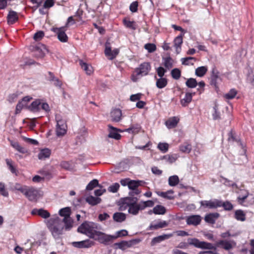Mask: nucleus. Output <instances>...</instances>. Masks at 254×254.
I'll return each instance as SVG.
<instances>
[{
    "label": "nucleus",
    "instance_id": "1",
    "mask_svg": "<svg viewBox=\"0 0 254 254\" xmlns=\"http://www.w3.org/2000/svg\"><path fill=\"white\" fill-rule=\"evenodd\" d=\"M136 197H125L120 199L118 202L119 210L125 211L128 208V212L133 215H137L142 208L140 201L138 202Z\"/></svg>",
    "mask_w": 254,
    "mask_h": 254
},
{
    "label": "nucleus",
    "instance_id": "2",
    "mask_svg": "<svg viewBox=\"0 0 254 254\" xmlns=\"http://www.w3.org/2000/svg\"><path fill=\"white\" fill-rule=\"evenodd\" d=\"M47 225L55 239H59L63 234L64 224L62 219L56 216L48 220Z\"/></svg>",
    "mask_w": 254,
    "mask_h": 254
},
{
    "label": "nucleus",
    "instance_id": "3",
    "mask_svg": "<svg viewBox=\"0 0 254 254\" xmlns=\"http://www.w3.org/2000/svg\"><path fill=\"white\" fill-rule=\"evenodd\" d=\"M101 229V226L97 223L85 221L78 227L77 231L92 239L93 236L95 235L98 230Z\"/></svg>",
    "mask_w": 254,
    "mask_h": 254
},
{
    "label": "nucleus",
    "instance_id": "4",
    "mask_svg": "<svg viewBox=\"0 0 254 254\" xmlns=\"http://www.w3.org/2000/svg\"><path fill=\"white\" fill-rule=\"evenodd\" d=\"M100 230H98L95 235L93 236L92 239L105 245H110L116 239V237H114L113 235H107L102 232Z\"/></svg>",
    "mask_w": 254,
    "mask_h": 254
},
{
    "label": "nucleus",
    "instance_id": "5",
    "mask_svg": "<svg viewBox=\"0 0 254 254\" xmlns=\"http://www.w3.org/2000/svg\"><path fill=\"white\" fill-rule=\"evenodd\" d=\"M29 50L33 53L34 56L37 58H43L46 53L48 52V50L46 46L40 43L37 45H30Z\"/></svg>",
    "mask_w": 254,
    "mask_h": 254
},
{
    "label": "nucleus",
    "instance_id": "6",
    "mask_svg": "<svg viewBox=\"0 0 254 254\" xmlns=\"http://www.w3.org/2000/svg\"><path fill=\"white\" fill-rule=\"evenodd\" d=\"M222 78L219 71L216 67H213L211 71L210 84L213 86L216 90L218 91L219 89V84L221 82Z\"/></svg>",
    "mask_w": 254,
    "mask_h": 254
},
{
    "label": "nucleus",
    "instance_id": "7",
    "mask_svg": "<svg viewBox=\"0 0 254 254\" xmlns=\"http://www.w3.org/2000/svg\"><path fill=\"white\" fill-rule=\"evenodd\" d=\"M42 195L40 190L33 187H28L25 196L30 201H37Z\"/></svg>",
    "mask_w": 254,
    "mask_h": 254
},
{
    "label": "nucleus",
    "instance_id": "8",
    "mask_svg": "<svg viewBox=\"0 0 254 254\" xmlns=\"http://www.w3.org/2000/svg\"><path fill=\"white\" fill-rule=\"evenodd\" d=\"M151 70V66L148 63H143L141 64L139 67L135 69L136 76H143L148 74Z\"/></svg>",
    "mask_w": 254,
    "mask_h": 254
},
{
    "label": "nucleus",
    "instance_id": "9",
    "mask_svg": "<svg viewBox=\"0 0 254 254\" xmlns=\"http://www.w3.org/2000/svg\"><path fill=\"white\" fill-rule=\"evenodd\" d=\"M52 31L56 33L58 39L61 42L64 43L67 41L68 37L65 33V28L64 27L52 28Z\"/></svg>",
    "mask_w": 254,
    "mask_h": 254
},
{
    "label": "nucleus",
    "instance_id": "10",
    "mask_svg": "<svg viewBox=\"0 0 254 254\" xmlns=\"http://www.w3.org/2000/svg\"><path fill=\"white\" fill-rule=\"evenodd\" d=\"M119 51L118 49H116L113 51L111 50L110 44L108 42L105 44V54L106 56L109 57L110 60L114 59L119 54Z\"/></svg>",
    "mask_w": 254,
    "mask_h": 254
},
{
    "label": "nucleus",
    "instance_id": "11",
    "mask_svg": "<svg viewBox=\"0 0 254 254\" xmlns=\"http://www.w3.org/2000/svg\"><path fill=\"white\" fill-rule=\"evenodd\" d=\"M71 245L77 248H89L94 245V242L90 240H86L79 242H73Z\"/></svg>",
    "mask_w": 254,
    "mask_h": 254
},
{
    "label": "nucleus",
    "instance_id": "12",
    "mask_svg": "<svg viewBox=\"0 0 254 254\" xmlns=\"http://www.w3.org/2000/svg\"><path fill=\"white\" fill-rule=\"evenodd\" d=\"M202 220L201 217L199 215H191L186 218L187 224L189 225L197 226L199 225Z\"/></svg>",
    "mask_w": 254,
    "mask_h": 254
},
{
    "label": "nucleus",
    "instance_id": "13",
    "mask_svg": "<svg viewBox=\"0 0 254 254\" xmlns=\"http://www.w3.org/2000/svg\"><path fill=\"white\" fill-rule=\"evenodd\" d=\"M200 205L204 208H208L209 209H214L218 207V199H214L213 200H201L200 202Z\"/></svg>",
    "mask_w": 254,
    "mask_h": 254
},
{
    "label": "nucleus",
    "instance_id": "14",
    "mask_svg": "<svg viewBox=\"0 0 254 254\" xmlns=\"http://www.w3.org/2000/svg\"><path fill=\"white\" fill-rule=\"evenodd\" d=\"M232 244L234 245L236 243L233 241H227L225 240H220L216 243V248L222 246V247L225 250H230L233 248Z\"/></svg>",
    "mask_w": 254,
    "mask_h": 254
},
{
    "label": "nucleus",
    "instance_id": "15",
    "mask_svg": "<svg viewBox=\"0 0 254 254\" xmlns=\"http://www.w3.org/2000/svg\"><path fill=\"white\" fill-rule=\"evenodd\" d=\"M219 217L220 214L217 212L210 213L205 216L204 220L207 223L214 224Z\"/></svg>",
    "mask_w": 254,
    "mask_h": 254
},
{
    "label": "nucleus",
    "instance_id": "16",
    "mask_svg": "<svg viewBox=\"0 0 254 254\" xmlns=\"http://www.w3.org/2000/svg\"><path fill=\"white\" fill-rule=\"evenodd\" d=\"M31 214L32 215H38L41 217L47 219L50 216V213L46 210L43 208L37 209L35 208L32 210Z\"/></svg>",
    "mask_w": 254,
    "mask_h": 254
},
{
    "label": "nucleus",
    "instance_id": "17",
    "mask_svg": "<svg viewBox=\"0 0 254 254\" xmlns=\"http://www.w3.org/2000/svg\"><path fill=\"white\" fill-rule=\"evenodd\" d=\"M110 115L113 122H119L121 120L122 111L120 109H115L111 112Z\"/></svg>",
    "mask_w": 254,
    "mask_h": 254
},
{
    "label": "nucleus",
    "instance_id": "18",
    "mask_svg": "<svg viewBox=\"0 0 254 254\" xmlns=\"http://www.w3.org/2000/svg\"><path fill=\"white\" fill-rule=\"evenodd\" d=\"M108 127L110 129V132L108 134V137L109 138H114L117 140H119L121 138V134L117 132V130L121 131L120 129L118 130L117 128L113 127L110 125H108Z\"/></svg>",
    "mask_w": 254,
    "mask_h": 254
},
{
    "label": "nucleus",
    "instance_id": "19",
    "mask_svg": "<svg viewBox=\"0 0 254 254\" xmlns=\"http://www.w3.org/2000/svg\"><path fill=\"white\" fill-rule=\"evenodd\" d=\"M18 20V16L17 13L13 10H9L7 16V23L9 25L14 24Z\"/></svg>",
    "mask_w": 254,
    "mask_h": 254
},
{
    "label": "nucleus",
    "instance_id": "20",
    "mask_svg": "<svg viewBox=\"0 0 254 254\" xmlns=\"http://www.w3.org/2000/svg\"><path fill=\"white\" fill-rule=\"evenodd\" d=\"M173 236L172 234H164L163 235L159 236L158 237L154 238L151 242V246H154L156 244L159 243L161 242L168 239Z\"/></svg>",
    "mask_w": 254,
    "mask_h": 254
},
{
    "label": "nucleus",
    "instance_id": "21",
    "mask_svg": "<svg viewBox=\"0 0 254 254\" xmlns=\"http://www.w3.org/2000/svg\"><path fill=\"white\" fill-rule=\"evenodd\" d=\"M183 35L181 34L176 37L174 40V47L176 49V52L179 54L181 49V45L183 43Z\"/></svg>",
    "mask_w": 254,
    "mask_h": 254
},
{
    "label": "nucleus",
    "instance_id": "22",
    "mask_svg": "<svg viewBox=\"0 0 254 254\" xmlns=\"http://www.w3.org/2000/svg\"><path fill=\"white\" fill-rule=\"evenodd\" d=\"M168 225V224L166 221H159L157 223L155 224L151 223L148 228V230H157L159 228L166 227Z\"/></svg>",
    "mask_w": 254,
    "mask_h": 254
},
{
    "label": "nucleus",
    "instance_id": "23",
    "mask_svg": "<svg viewBox=\"0 0 254 254\" xmlns=\"http://www.w3.org/2000/svg\"><path fill=\"white\" fill-rule=\"evenodd\" d=\"M85 201L88 204L92 206H95L99 204L101 202V199L98 197H94L90 195L85 198Z\"/></svg>",
    "mask_w": 254,
    "mask_h": 254
},
{
    "label": "nucleus",
    "instance_id": "24",
    "mask_svg": "<svg viewBox=\"0 0 254 254\" xmlns=\"http://www.w3.org/2000/svg\"><path fill=\"white\" fill-rule=\"evenodd\" d=\"M51 154V150L46 148L41 150L38 154V157L40 160H45L46 158L50 157Z\"/></svg>",
    "mask_w": 254,
    "mask_h": 254
},
{
    "label": "nucleus",
    "instance_id": "25",
    "mask_svg": "<svg viewBox=\"0 0 254 254\" xmlns=\"http://www.w3.org/2000/svg\"><path fill=\"white\" fill-rule=\"evenodd\" d=\"M179 121V119L176 117H173L168 120L165 122V125L168 128H173L177 126Z\"/></svg>",
    "mask_w": 254,
    "mask_h": 254
},
{
    "label": "nucleus",
    "instance_id": "26",
    "mask_svg": "<svg viewBox=\"0 0 254 254\" xmlns=\"http://www.w3.org/2000/svg\"><path fill=\"white\" fill-rule=\"evenodd\" d=\"M145 182L139 180H130L128 183V189L129 190H136L138 189V187L142 186Z\"/></svg>",
    "mask_w": 254,
    "mask_h": 254
},
{
    "label": "nucleus",
    "instance_id": "27",
    "mask_svg": "<svg viewBox=\"0 0 254 254\" xmlns=\"http://www.w3.org/2000/svg\"><path fill=\"white\" fill-rule=\"evenodd\" d=\"M79 64L81 68L86 72V73L90 75L93 72V67L91 65L84 63L83 61H79Z\"/></svg>",
    "mask_w": 254,
    "mask_h": 254
},
{
    "label": "nucleus",
    "instance_id": "28",
    "mask_svg": "<svg viewBox=\"0 0 254 254\" xmlns=\"http://www.w3.org/2000/svg\"><path fill=\"white\" fill-rule=\"evenodd\" d=\"M11 145L20 153L25 154L28 152V150L26 148L21 146L19 143L16 141H11Z\"/></svg>",
    "mask_w": 254,
    "mask_h": 254
},
{
    "label": "nucleus",
    "instance_id": "29",
    "mask_svg": "<svg viewBox=\"0 0 254 254\" xmlns=\"http://www.w3.org/2000/svg\"><path fill=\"white\" fill-rule=\"evenodd\" d=\"M192 94L190 93L187 92L185 94V98L181 99V104L183 107H186L191 101Z\"/></svg>",
    "mask_w": 254,
    "mask_h": 254
},
{
    "label": "nucleus",
    "instance_id": "30",
    "mask_svg": "<svg viewBox=\"0 0 254 254\" xmlns=\"http://www.w3.org/2000/svg\"><path fill=\"white\" fill-rule=\"evenodd\" d=\"M41 102L39 100L33 101L29 106V109L33 112H37L40 110Z\"/></svg>",
    "mask_w": 254,
    "mask_h": 254
},
{
    "label": "nucleus",
    "instance_id": "31",
    "mask_svg": "<svg viewBox=\"0 0 254 254\" xmlns=\"http://www.w3.org/2000/svg\"><path fill=\"white\" fill-rule=\"evenodd\" d=\"M155 78L156 79V85L157 88L159 89H162L165 87L168 83L167 79L166 78H160L157 79L156 76H155Z\"/></svg>",
    "mask_w": 254,
    "mask_h": 254
},
{
    "label": "nucleus",
    "instance_id": "32",
    "mask_svg": "<svg viewBox=\"0 0 254 254\" xmlns=\"http://www.w3.org/2000/svg\"><path fill=\"white\" fill-rule=\"evenodd\" d=\"M218 207L222 206L225 210L230 211L233 208V204L228 201L223 202L221 200H218Z\"/></svg>",
    "mask_w": 254,
    "mask_h": 254
},
{
    "label": "nucleus",
    "instance_id": "33",
    "mask_svg": "<svg viewBox=\"0 0 254 254\" xmlns=\"http://www.w3.org/2000/svg\"><path fill=\"white\" fill-rule=\"evenodd\" d=\"M126 215L122 212H116L113 215V219L118 222H122L126 220Z\"/></svg>",
    "mask_w": 254,
    "mask_h": 254
},
{
    "label": "nucleus",
    "instance_id": "34",
    "mask_svg": "<svg viewBox=\"0 0 254 254\" xmlns=\"http://www.w3.org/2000/svg\"><path fill=\"white\" fill-rule=\"evenodd\" d=\"M63 222L64 227L66 230H70L72 227L73 220L70 217H65L62 219Z\"/></svg>",
    "mask_w": 254,
    "mask_h": 254
},
{
    "label": "nucleus",
    "instance_id": "35",
    "mask_svg": "<svg viewBox=\"0 0 254 254\" xmlns=\"http://www.w3.org/2000/svg\"><path fill=\"white\" fill-rule=\"evenodd\" d=\"M201 249H207V250H212L216 251V243L215 245H213L211 243L201 241L200 248Z\"/></svg>",
    "mask_w": 254,
    "mask_h": 254
},
{
    "label": "nucleus",
    "instance_id": "36",
    "mask_svg": "<svg viewBox=\"0 0 254 254\" xmlns=\"http://www.w3.org/2000/svg\"><path fill=\"white\" fill-rule=\"evenodd\" d=\"M235 218L238 221H244L246 220V214L242 210H237L235 212Z\"/></svg>",
    "mask_w": 254,
    "mask_h": 254
},
{
    "label": "nucleus",
    "instance_id": "37",
    "mask_svg": "<svg viewBox=\"0 0 254 254\" xmlns=\"http://www.w3.org/2000/svg\"><path fill=\"white\" fill-rule=\"evenodd\" d=\"M152 211L155 214L163 215L166 213V210L163 206L157 205L153 208Z\"/></svg>",
    "mask_w": 254,
    "mask_h": 254
},
{
    "label": "nucleus",
    "instance_id": "38",
    "mask_svg": "<svg viewBox=\"0 0 254 254\" xmlns=\"http://www.w3.org/2000/svg\"><path fill=\"white\" fill-rule=\"evenodd\" d=\"M241 191L242 194L238 197L237 199L240 204H242L249 196V192L245 190H241Z\"/></svg>",
    "mask_w": 254,
    "mask_h": 254
},
{
    "label": "nucleus",
    "instance_id": "39",
    "mask_svg": "<svg viewBox=\"0 0 254 254\" xmlns=\"http://www.w3.org/2000/svg\"><path fill=\"white\" fill-rule=\"evenodd\" d=\"M141 129V127L138 124L131 125L129 128L126 129V131L132 133H137Z\"/></svg>",
    "mask_w": 254,
    "mask_h": 254
},
{
    "label": "nucleus",
    "instance_id": "40",
    "mask_svg": "<svg viewBox=\"0 0 254 254\" xmlns=\"http://www.w3.org/2000/svg\"><path fill=\"white\" fill-rule=\"evenodd\" d=\"M207 71L206 66H202L197 67L195 69V73L198 77H202L204 76Z\"/></svg>",
    "mask_w": 254,
    "mask_h": 254
},
{
    "label": "nucleus",
    "instance_id": "41",
    "mask_svg": "<svg viewBox=\"0 0 254 254\" xmlns=\"http://www.w3.org/2000/svg\"><path fill=\"white\" fill-rule=\"evenodd\" d=\"M180 150L184 153H189L191 150V145L187 142H185L180 146Z\"/></svg>",
    "mask_w": 254,
    "mask_h": 254
},
{
    "label": "nucleus",
    "instance_id": "42",
    "mask_svg": "<svg viewBox=\"0 0 254 254\" xmlns=\"http://www.w3.org/2000/svg\"><path fill=\"white\" fill-rule=\"evenodd\" d=\"M177 159V155H166L160 157L161 160H166L167 162L172 163Z\"/></svg>",
    "mask_w": 254,
    "mask_h": 254
},
{
    "label": "nucleus",
    "instance_id": "43",
    "mask_svg": "<svg viewBox=\"0 0 254 254\" xmlns=\"http://www.w3.org/2000/svg\"><path fill=\"white\" fill-rule=\"evenodd\" d=\"M123 23L125 26L128 28L131 29L132 30L136 29L137 26L135 24V22L134 21H130L127 19H123Z\"/></svg>",
    "mask_w": 254,
    "mask_h": 254
},
{
    "label": "nucleus",
    "instance_id": "44",
    "mask_svg": "<svg viewBox=\"0 0 254 254\" xmlns=\"http://www.w3.org/2000/svg\"><path fill=\"white\" fill-rule=\"evenodd\" d=\"M188 244L196 248H200L201 241L196 238H189L188 240Z\"/></svg>",
    "mask_w": 254,
    "mask_h": 254
},
{
    "label": "nucleus",
    "instance_id": "45",
    "mask_svg": "<svg viewBox=\"0 0 254 254\" xmlns=\"http://www.w3.org/2000/svg\"><path fill=\"white\" fill-rule=\"evenodd\" d=\"M179 182V179L178 176L174 175L170 177L168 179L169 185L170 186H176Z\"/></svg>",
    "mask_w": 254,
    "mask_h": 254
},
{
    "label": "nucleus",
    "instance_id": "46",
    "mask_svg": "<svg viewBox=\"0 0 254 254\" xmlns=\"http://www.w3.org/2000/svg\"><path fill=\"white\" fill-rule=\"evenodd\" d=\"M6 164L8 167V169L12 174L17 175V171L15 167L13 165V162L11 160L6 159L5 160Z\"/></svg>",
    "mask_w": 254,
    "mask_h": 254
},
{
    "label": "nucleus",
    "instance_id": "47",
    "mask_svg": "<svg viewBox=\"0 0 254 254\" xmlns=\"http://www.w3.org/2000/svg\"><path fill=\"white\" fill-rule=\"evenodd\" d=\"M100 187L98 181L97 179H93L90 181L86 188L87 190H91L96 187Z\"/></svg>",
    "mask_w": 254,
    "mask_h": 254
},
{
    "label": "nucleus",
    "instance_id": "48",
    "mask_svg": "<svg viewBox=\"0 0 254 254\" xmlns=\"http://www.w3.org/2000/svg\"><path fill=\"white\" fill-rule=\"evenodd\" d=\"M114 245L117 246L118 248L120 249L124 250L126 248L129 247L131 245V244L130 242L123 241L120 243H115Z\"/></svg>",
    "mask_w": 254,
    "mask_h": 254
},
{
    "label": "nucleus",
    "instance_id": "49",
    "mask_svg": "<svg viewBox=\"0 0 254 254\" xmlns=\"http://www.w3.org/2000/svg\"><path fill=\"white\" fill-rule=\"evenodd\" d=\"M186 85L189 88H193L197 86V82L195 79L190 78H189L186 82Z\"/></svg>",
    "mask_w": 254,
    "mask_h": 254
},
{
    "label": "nucleus",
    "instance_id": "50",
    "mask_svg": "<svg viewBox=\"0 0 254 254\" xmlns=\"http://www.w3.org/2000/svg\"><path fill=\"white\" fill-rule=\"evenodd\" d=\"M70 209L69 207H65L62 208L59 211V214L61 216L65 217H70Z\"/></svg>",
    "mask_w": 254,
    "mask_h": 254
},
{
    "label": "nucleus",
    "instance_id": "51",
    "mask_svg": "<svg viewBox=\"0 0 254 254\" xmlns=\"http://www.w3.org/2000/svg\"><path fill=\"white\" fill-rule=\"evenodd\" d=\"M171 74L173 78L178 80L181 77V71L179 68H175L172 70Z\"/></svg>",
    "mask_w": 254,
    "mask_h": 254
},
{
    "label": "nucleus",
    "instance_id": "52",
    "mask_svg": "<svg viewBox=\"0 0 254 254\" xmlns=\"http://www.w3.org/2000/svg\"><path fill=\"white\" fill-rule=\"evenodd\" d=\"M142 210L145 209L146 207H151L154 205L153 201L148 200L147 201H140Z\"/></svg>",
    "mask_w": 254,
    "mask_h": 254
},
{
    "label": "nucleus",
    "instance_id": "53",
    "mask_svg": "<svg viewBox=\"0 0 254 254\" xmlns=\"http://www.w3.org/2000/svg\"><path fill=\"white\" fill-rule=\"evenodd\" d=\"M66 127H57L56 134L58 136H63L66 132Z\"/></svg>",
    "mask_w": 254,
    "mask_h": 254
},
{
    "label": "nucleus",
    "instance_id": "54",
    "mask_svg": "<svg viewBox=\"0 0 254 254\" xmlns=\"http://www.w3.org/2000/svg\"><path fill=\"white\" fill-rule=\"evenodd\" d=\"M157 147L163 153H166L168 150L169 144L167 143L160 142L158 144Z\"/></svg>",
    "mask_w": 254,
    "mask_h": 254
},
{
    "label": "nucleus",
    "instance_id": "55",
    "mask_svg": "<svg viewBox=\"0 0 254 254\" xmlns=\"http://www.w3.org/2000/svg\"><path fill=\"white\" fill-rule=\"evenodd\" d=\"M144 48L149 53H153L156 50V46L154 44L147 43L144 45Z\"/></svg>",
    "mask_w": 254,
    "mask_h": 254
},
{
    "label": "nucleus",
    "instance_id": "56",
    "mask_svg": "<svg viewBox=\"0 0 254 254\" xmlns=\"http://www.w3.org/2000/svg\"><path fill=\"white\" fill-rule=\"evenodd\" d=\"M164 65L166 68L170 69L172 67L173 64L172 63V59L170 57L163 58Z\"/></svg>",
    "mask_w": 254,
    "mask_h": 254
},
{
    "label": "nucleus",
    "instance_id": "57",
    "mask_svg": "<svg viewBox=\"0 0 254 254\" xmlns=\"http://www.w3.org/2000/svg\"><path fill=\"white\" fill-rule=\"evenodd\" d=\"M237 93V91L235 89H231L228 93L225 94V97L228 99L234 98Z\"/></svg>",
    "mask_w": 254,
    "mask_h": 254
},
{
    "label": "nucleus",
    "instance_id": "58",
    "mask_svg": "<svg viewBox=\"0 0 254 254\" xmlns=\"http://www.w3.org/2000/svg\"><path fill=\"white\" fill-rule=\"evenodd\" d=\"M44 36V32L43 31H39L34 34L33 39L36 41H39L42 40Z\"/></svg>",
    "mask_w": 254,
    "mask_h": 254
},
{
    "label": "nucleus",
    "instance_id": "59",
    "mask_svg": "<svg viewBox=\"0 0 254 254\" xmlns=\"http://www.w3.org/2000/svg\"><path fill=\"white\" fill-rule=\"evenodd\" d=\"M56 120L57 121V127H66L65 121L61 119L60 115L56 116Z\"/></svg>",
    "mask_w": 254,
    "mask_h": 254
},
{
    "label": "nucleus",
    "instance_id": "60",
    "mask_svg": "<svg viewBox=\"0 0 254 254\" xmlns=\"http://www.w3.org/2000/svg\"><path fill=\"white\" fill-rule=\"evenodd\" d=\"M190 60H194L195 61L196 59L194 57H187V58H184L181 59L182 63L184 65H189L191 64L193 65V63H187V61H190Z\"/></svg>",
    "mask_w": 254,
    "mask_h": 254
},
{
    "label": "nucleus",
    "instance_id": "61",
    "mask_svg": "<svg viewBox=\"0 0 254 254\" xmlns=\"http://www.w3.org/2000/svg\"><path fill=\"white\" fill-rule=\"evenodd\" d=\"M120 188V185L118 183H115L108 188V190L112 192H116Z\"/></svg>",
    "mask_w": 254,
    "mask_h": 254
},
{
    "label": "nucleus",
    "instance_id": "62",
    "mask_svg": "<svg viewBox=\"0 0 254 254\" xmlns=\"http://www.w3.org/2000/svg\"><path fill=\"white\" fill-rule=\"evenodd\" d=\"M0 193L5 197L8 195L7 191L5 189L4 184L2 183H0Z\"/></svg>",
    "mask_w": 254,
    "mask_h": 254
},
{
    "label": "nucleus",
    "instance_id": "63",
    "mask_svg": "<svg viewBox=\"0 0 254 254\" xmlns=\"http://www.w3.org/2000/svg\"><path fill=\"white\" fill-rule=\"evenodd\" d=\"M138 2L137 1L132 2L129 6V10L132 12H135L137 11Z\"/></svg>",
    "mask_w": 254,
    "mask_h": 254
},
{
    "label": "nucleus",
    "instance_id": "64",
    "mask_svg": "<svg viewBox=\"0 0 254 254\" xmlns=\"http://www.w3.org/2000/svg\"><path fill=\"white\" fill-rule=\"evenodd\" d=\"M54 4V1L53 0H46L44 2L43 7L45 8H49L52 7Z\"/></svg>",
    "mask_w": 254,
    "mask_h": 254
}]
</instances>
